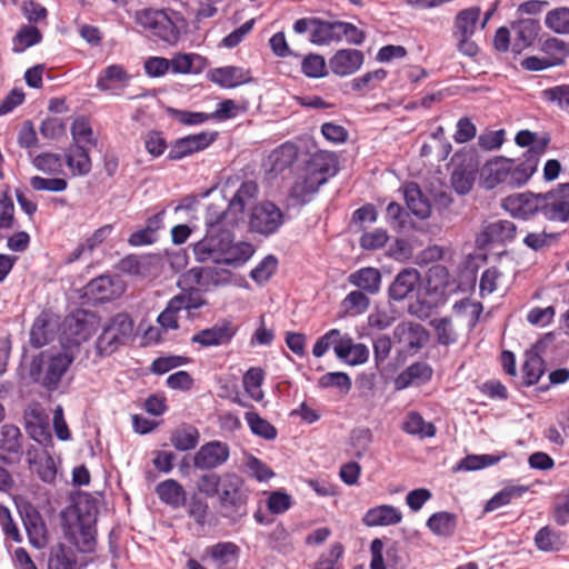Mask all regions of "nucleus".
<instances>
[{
	"label": "nucleus",
	"instance_id": "nucleus-38",
	"mask_svg": "<svg viewBox=\"0 0 569 569\" xmlns=\"http://www.w3.org/2000/svg\"><path fill=\"white\" fill-rule=\"evenodd\" d=\"M200 440L199 430L190 423H181L171 431L170 442L179 451L193 450Z\"/></svg>",
	"mask_w": 569,
	"mask_h": 569
},
{
	"label": "nucleus",
	"instance_id": "nucleus-11",
	"mask_svg": "<svg viewBox=\"0 0 569 569\" xmlns=\"http://www.w3.org/2000/svg\"><path fill=\"white\" fill-rule=\"evenodd\" d=\"M395 343L401 355H416L428 341L429 332L423 326L415 322H400L393 330Z\"/></svg>",
	"mask_w": 569,
	"mask_h": 569
},
{
	"label": "nucleus",
	"instance_id": "nucleus-31",
	"mask_svg": "<svg viewBox=\"0 0 569 569\" xmlns=\"http://www.w3.org/2000/svg\"><path fill=\"white\" fill-rule=\"evenodd\" d=\"M539 30L540 24L535 19H522L516 22L512 26V51L519 53L531 46L537 38Z\"/></svg>",
	"mask_w": 569,
	"mask_h": 569
},
{
	"label": "nucleus",
	"instance_id": "nucleus-50",
	"mask_svg": "<svg viewBox=\"0 0 569 569\" xmlns=\"http://www.w3.org/2000/svg\"><path fill=\"white\" fill-rule=\"evenodd\" d=\"M388 71L383 68L366 72L351 80V88L356 92L365 93L375 90L387 78Z\"/></svg>",
	"mask_w": 569,
	"mask_h": 569
},
{
	"label": "nucleus",
	"instance_id": "nucleus-36",
	"mask_svg": "<svg viewBox=\"0 0 569 569\" xmlns=\"http://www.w3.org/2000/svg\"><path fill=\"white\" fill-rule=\"evenodd\" d=\"M158 498L172 508H179L186 505L187 492L182 485L174 479H167L156 486Z\"/></svg>",
	"mask_w": 569,
	"mask_h": 569
},
{
	"label": "nucleus",
	"instance_id": "nucleus-57",
	"mask_svg": "<svg viewBox=\"0 0 569 569\" xmlns=\"http://www.w3.org/2000/svg\"><path fill=\"white\" fill-rule=\"evenodd\" d=\"M224 482V472L217 473L208 471L202 473L197 481V489L200 493L204 495L207 498L218 497L222 483Z\"/></svg>",
	"mask_w": 569,
	"mask_h": 569
},
{
	"label": "nucleus",
	"instance_id": "nucleus-62",
	"mask_svg": "<svg viewBox=\"0 0 569 569\" xmlns=\"http://www.w3.org/2000/svg\"><path fill=\"white\" fill-rule=\"evenodd\" d=\"M318 387L321 389L337 388L342 393H348L351 390L352 382L348 373L336 371L322 375L318 380Z\"/></svg>",
	"mask_w": 569,
	"mask_h": 569
},
{
	"label": "nucleus",
	"instance_id": "nucleus-10",
	"mask_svg": "<svg viewBox=\"0 0 569 569\" xmlns=\"http://www.w3.org/2000/svg\"><path fill=\"white\" fill-rule=\"evenodd\" d=\"M540 214L549 221H569V182L540 193Z\"/></svg>",
	"mask_w": 569,
	"mask_h": 569
},
{
	"label": "nucleus",
	"instance_id": "nucleus-37",
	"mask_svg": "<svg viewBox=\"0 0 569 569\" xmlns=\"http://www.w3.org/2000/svg\"><path fill=\"white\" fill-rule=\"evenodd\" d=\"M258 192L259 188L254 181L248 180L242 182L231 198L228 209L226 210L229 212V219L232 217L238 218V214L243 213L248 203L257 198Z\"/></svg>",
	"mask_w": 569,
	"mask_h": 569
},
{
	"label": "nucleus",
	"instance_id": "nucleus-28",
	"mask_svg": "<svg viewBox=\"0 0 569 569\" xmlns=\"http://www.w3.org/2000/svg\"><path fill=\"white\" fill-rule=\"evenodd\" d=\"M348 283L356 287L358 290L375 296L381 289L382 277L379 269L373 267H362L351 272L348 278Z\"/></svg>",
	"mask_w": 569,
	"mask_h": 569
},
{
	"label": "nucleus",
	"instance_id": "nucleus-35",
	"mask_svg": "<svg viewBox=\"0 0 569 569\" xmlns=\"http://www.w3.org/2000/svg\"><path fill=\"white\" fill-rule=\"evenodd\" d=\"M177 306L187 312L189 320H194L199 317L198 310L204 306H208L207 299L203 297L199 288H189L182 290L180 293L172 297Z\"/></svg>",
	"mask_w": 569,
	"mask_h": 569
},
{
	"label": "nucleus",
	"instance_id": "nucleus-40",
	"mask_svg": "<svg viewBox=\"0 0 569 569\" xmlns=\"http://www.w3.org/2000/svg\"><path fill=\"white\" fill-rule=\"evenodd\" d=\"M298 147L293 142H284L270 154L271 172L278 174L289 168L298 158Z\"/></svg>",
	"mask_w": 569,
	"mask_h": 569
},
{
	"label": "nucleus",
	"instance_id": "nucleus-2",
	"mask_svg": "<svg viewBox=\"0 0 569 569\" xmlns=\"http://www.w3.org/2000/svg\"><path fill=\"white\" fill-rule=\"evenodd\" d=\"M533 173L535 168L530 160L527 164H521L515 159L505 157H495L481 168L482 184L486 189H493L498 184L520 187L527 183Z\"/></svg>",
	"mask_w": 569,
	"mask_h": 569
},
{
	"label": "nucleus",
	"instance_id": "nucleus-29",
	"mask_svg": "<svg viewBox=\"0 0 569 569\" xmlns=\"http://www.w3.org/2000/svg\"><path fill=\"white\" fill-rule=\"evenodd\" d=\"M64 159L73 177H84L92 169L89 150L83 144L71 143L66 149Z\"/></svg>",
	"mask_w": 569,
	"mask_h": 569
},
{
	"label": "nucleus",
	"instance_id": "nucleus-19",
	"mask_svg": "<svg viewBox=\"0 0 569 569\" xmlns=\"http://www.w3.org/2000/svg\"><path fill=\"white\" fill-rule=\"evenodd\" d=\"M517 226L509 220H497L483 227L477 236L476 243L479 248H486L489 244H506L516 239Z\"/></svg>",
	"mask_w": 569,
	"mask_h": 569
},
{
	"label": "nucleus",
	"instance_id": "nucleus-52",
	"mask_svg": "<svg viewBox=\"0 0 569 569\" xmlns=\"http://www.w3.org/2000/svg\"><path fill=\"white\" fill-rule=\"evenodd\" d=\"M266 372L262 368L251 367L244 375L242 383L244 390L254 401H261L263 399V391L261 386L264 380Z\"/></svg>",
	"mask_w": 569,
	"mask_h": 569
},
{
	"label": "nucleus",
	"instance_id": "nucleus-5",
	"mask_svg": "<svg viewBox=\"0 0 569 569\" xmlns=\"http://www.w3.org/2000/svg\"><path fill=\"white\" fill-rule=\"evenodd\" d=\"M136 20L153 37L169 44L178 42L183 26V19L174 11L169 14L164 10L143 9L137 12Z\"/></svg>",
	"mask_w": 569,
	"mask_h": 569
},
{
	"label": "nucleus",
	"instance_id": "nucleus-12",
	"mask_svg": "<svg viewBox=\"0 0 569 569\" xmlns=\"http://www.w3.org/2000/svg\"><path fill=\"white\" fill-rule=\"evenodd\" d=\"M218 134L217 131H202L178 138L171 142L167 158L171 161H178L206 150L217 140Z\"/></svg>",
	"mask_w": 569,
	"mask_h": 569
},
{
	"label": "nucleus",
	"instance_id": "nucleus-48",
	"mask_svg": "<svg viewBox=\"0 0 569 569\" xmlns=\"http://www.w3.org/2000/svg\"><path fill=\"white\" fill-rule=\"evenodd\" d=\"M370 295L362 290L350 291L341 301V307L349 316H359L365 313L370 307Z\"/></svg>",
	"mask_w": 569,
	"mask_h": 569
},
{
	"label": "nucleus",
	"instance_id": "nucleus-4",
	"mask_svg": "<svg viewBox=\"0 0 569 569\" xmlns=\"http://www.w3.org/2000/svg\"><path fill=\"white\" fill-rule=\"evenodd\" d=\"M72 361L73 357L66 352H58L54 356L40 352L31 360L29 376L34 382H40L47 390L54 391Z\"/></svg>",
	"mask_w": 569,
	"mask_h": 569
},
{
	"label": "nucleus",
	"instance_id": "nucleus-41",
	"mask_svg": "<svg viewBox=\"0 0 569 569\" xmlns=\"http://www.w3.org/2000/svg\"><path fill=\"white\" fill-rule=\"evenodd\" d=\"M427 527L438 537H452L457 529V516L449 511L432 513L427 520Z\"/></svg>",
	"mask_w": 569,
	"mask_h": 569
},
{
	"label": "nucleus",
	"instance_id": "nucleus-33",
	"mask_svg": "<svg viewBox=\"0 0 569 569\" xmlns=\"http://www.w3.org/2000/svg\"><path fill=\"white\" fill-rule=\"evenodd\" d=\"M305 168L307 172H311L318 178H323V181L327 183L328 179L337 173L336 154L329 151H318L310 157Z\"/></svg>",
	"mask_w": 569,
	"mask_h": 569
},
{
	"label": "nucleus",
	"instance_id": "nucleus-14",
	"mask_svg": "<svg viewBox=\"0 0 569 569\" xmlns=\"http://www.w3.org/2000/svg\"><path fill=\"white\" fill-rule=\"evenodd\" d=\"M502 208L515 219L530 220L540 214V193L526 191L509 194L502 200Z\"/></svg>",
	"mask_w": 569,
	"mask_h": 569
},
{
	"label": "nucleus",
	"instance_id": "nucleus-46",
	"mask_svg": "<svg viewBox=\"0 0 569 569\" xmlns=\"http://www.w3.org/2000/svg\"><path fill=\"white\" fill-rule=\"evenodd\" d=\"M479 7H470L458 12L455 19L453 36L472 37L480 17Z\"/></svg>",
	"mask_w": 569,
	"mask_h": 569
},
{
	"label": "nucleus",
	"instance_id": "nucleus-1",
	"mask_svg": "<svg viewBox=\"0 0 569 569\" xmlns=\"http://www.w3.org/2000/svg\"><path fill=\"white\" fill-rule=\"evenodd\" d=\"M237 222L238 218L229 219V212L227 211H222L216 217L210 214L206 221V236L193 244L196 260L203 262L211 259L222 262V258H224L233 241V233L229 227H233Z\"/></svg>",
	"mask_w": 569,
	"mask_h": 569
},
{
	"label": "nucleus",
	"instance_id": "nucleus-61",
	"mask_svg": "<svg viewBox=\"0 0 569 569\" xmlns=\"http://www.w3.org/2000/svg\"><path fill=\"white\" fill-rule=\"evenodd\" d=\"M71 136H72V143H80L82 142L90 144V146H97V139L93 138V130L89 122V120L84 117H79L73 120L71 124Z\"/></svg>",
	"mask_w": 569,
	"mask_h": 569
},
{
	"label": "nucleus",
	"instance_id": "nucleus-7",
	"mask_svg": "<svg viewBox=\"0 0 569 569\" xmlns=\"http://www.w3.org/2000/svg\"><path fill=\"white\" fill-rule=\"evenodd\" d=\"M284 221V212L272 201L264 200L251 208L249 230L263 237H270L280 230Z\"/></svg>",
	"mask_w": 569,
	"mask_h": 569
},
{
	"label": "nucleus",
	"instance_id": "nucleus-25",
	"mask_svg": "<svg viewBox=\"0 0 569 569\" xmlns=\"http://www.w3.org/2000/svg\"><path fill=\"white\" fill-rule=\"evenodd\" d=\"M325 183L323 178H318L313 173L307 172V169L305 168L303 173L296 179L290 188L289 196L297 203L306 204Z\"/></svg>",
	"mask_w": 569,
	"mask_h": 569
},
{
	"label": "nucleus",
	"instance_id": "nucleus-45",
	"mask_svg": "<svg viewBox=\"0 0 569 569\" xmlns=\"http://www.w3.org/2000/svg\"><path fill=\"white\" fill-rule=\"evenodd\" d=\"M402 430L419 438H432L437 429L432 422L425 421L423 417L417 411H410L402 423Z\"/></svg>",
	"mask_w": 569,
	"mask_h": 569
},
{
	"label": "nucleus",
	"instance_id": "nucleus-47",
	"mask_svg": "<svg viewBox=\"0 0 569 569\" xmlns=\"http://www.w3.org/2000/svg\"><path fill=\"white\" fill-rule=\"evenodd\" d=\"M244 419L254 436L264 440H274L278 436L277 428L254 411L244 413Z\"/></svg>",
	"mask_w": 569,
	"mask_h": 569
},
{
	"label": "nucleus",
	"instance_id": "nucleus-54",
	"mask_svg": "<svg viewBox=\"0 0 569 569\" xmlns=\"http://www.w3.org/2000/svg\"><path fill=\"white\" fill-rule=\"evenodd\" d=\"M42 34L34 26H22L13 38V52L21 53L26 49L40 43Z\"/></svg>",
	"mask_w": 569,
	"mask_h": 569
},
{
	"label": "nucleus",
	"instance_id": "nucleus-39",
	"mask_svg": "<svg viewBox=\"0 0 569 569\" xmlns=\"http://www.w3.org/2000/svg\"><path fill=\"white\" fill-rule=\"evenodd\" d=\"M211 81L223 88H234L249 80L248 72L240 67L227 66L211 71Z\"/></svg>",
	"mask_w": 569,
	"mask_h": 569
},
{
	"label": "nucleus",
	"instance_id": "nucleus-59",
	"mask_svg": "<svg viewBox=\"0 0 569 569\" xmlns=\"http://www.w3.org/2000/svg\"><path fill=\"white\" fill-rule=\"evenodd\" d=\"M545 23L547 28L558 34H569V8L560 7L549 11L546 14Z\"/></svg>",
	"mask_w": 569,
	"mask_h": 569
},
{
	"label": "nucleus",
	"instance_id": "nucleus-53",
	"mask_svg": "<svg viewBox=\"0 0 569 569\" xmlns=\"http://www.w3.org/2000/svg\"><path fill=\"white\" fill-rule=\"evenodd\" d=\"M541 50L547 54L551 64L560 66L569 56V43L561 39L550 37L543 41Z\"/></svg>",
	"mask_w": 569,
	"mask_h": 569
},
{
	"label": "nucleus",
	"instance_id": "nucleus-27",
	"mask_svg": "<svg viewBox=\"0 0 569 569\" xmlns=\"http://www.w3.org/2000/svg\"><path fill=\"white\" fill-rule=\"evenodd\" d=\"M239 551L234 542L224 541L207 547L204 553L216 563V569H234Z\"/></svg>",
	"mask_w": 569,
	"mask_h": 569
},
{
	"label": "nucleus",
	"instance_id": "nucleus-16",
	"mask_svg": "<svg viewBox=\"0 0 569 569\" xmlns=\"http://www.w3.org/2000/svg\"><path fill=\"white\" fill-rule=\"evenodd\" d=\"M23 456V436L21 430L12 425L6 423L0 427V460L2 465H14L20 462Z\"/></svg>",
	"mask_w": 569,
	"mask_h": 569
},
{
	"label": "nucleus",
	"instance_id": "nucleus-26",
	"mask_svg": "<svg viewBox=\"0 0 569 569\" xmlns=\"http://www.w3.org/2000/svg\"><path fill=\"white\" fill-rule=\"evenodd\" d=\"M131 76L121 64H110L102 69L97 78L96 87L100 91L116 93V90L123 89L128 86Z\"/></svg>",
	"mask_w": 569,
	"mask_h": 569
},
{
	"label": "nucleus",
	"instance_id": "nucleus-13",
	"mask_svg": "<svg viewBox=\"0 0 569 569\" xmlns=\"http://www.w3.org/2000/svg\"><path fill=\"white\" fill-rule=\"evenodd\" d=\"M230 458V446L220 440L203 443L193 456V467L202 471H211L223 466Z\"/></svg>",
	"mask_w": 569,
	"mask_h": 569
},
{
	"label": "nucleus",
	"instance_id": "nucleus-18",
	"mask_svg": "<svg viewBox=\"0 0 569 569\" xmlns=\"http://www.w3.org/2000/svg\"><path fill=\"white\" fill-rule=\"evenodd\" d=\"M551 138L548 133L538 137L536 132H532L530 130H520L515 137V142L519 147H527L528 150L523 152L522 158L519 160V162H521V164H527V161L530 160L536 172L540 158L546 153Z\"/></svg>",
	"mask_w": 569,
	"mask_h": 569
},
{
	"label": "nucleus",
	"instance_id": "nucleus-34",
	"mask_svg": "<svg viewBox=\"0 0 569 569\" xmlns=\"http://www.w3.org/2000/svg\"><path fill=\"white\" fill-rule=\"evenodd\" d=\"M401 519L402 513L398 508L390 505H381L369 509L365 513L362 522L368 527L392 526L399 523Z\"/></svg>",
	"mask_w": 569,
	"mask_h": 569
},
{
	"label": "nucleus",
	"instance_id": "nucleus-55",
	"mask_svg": "<svg viewBox=\"0 0 569 569\" xmlns=\"http://www.w3.org/2000/svg\"><path fill=\"white\" fill-rule=\"evenodd\" d=\"M254 253V248L249 242H238L233 241L230 244V249L227 251L224 258H222V262L233 267H240L246 263Z\"/></svg>",
	"mask_w": 569,
	"mask_h": 569
},
{
	"label": "nucleus",
	"instance_id": "nucleus-44",
	"mask_svg": "<svg viewBox=\"0 0 569 569\" xmlns=\"http://www.w3.org/2000/svg\"><path fill=\"white\" fill-rule=\"evenodd\" d=\"M528 491L527 486L511 485L507 486L493 495L485 505L483 511L491 512L496 509L509 505L515 499L521 498Z\"/></svg>",
	"mask_w": 569,
	"mask_h": 569
},
{
	"label": "nucleus",
	"instance_id": "nucleus-15",
	"mask_svg": "<svg viewBox=\"0 0 569 569\" xmlns=\"http://www.w3.org/2000/svg\"><path fill=\"white\" fill-rule=\"evenodd\" d=\"M23 418L26 430L36 442L43 447L52 446L49 416L41 405L30 406Z\"/></svg>",
	"mask_w": 569,
	"mask_h": 569
},
{
	"label": "nucleus",
	"instance_id": "nucleus-23",
	"mask_svg": "<svg viewBox=\"0 0 569 569\" xmlns=\"http://www.w3.org/2000/svg\"><path fill=\"white\" fill-rule=\"evenodd\" d=\"M236 335V329L230 321L217 323L211 328L202 329L192 336L191 342L202 347H212L228 343Z\"/></svg>",
	"mask_w": 569,
	"mask_h": 569
},
{
	"label": "nucleus",
	"instance_id": "nucleus-49",
	"mask_svg": "<svg viewBox=\"0 0 569 569\" xmlns=\"http://www.w3.org/2000/svg\"><path fill=\"white\" fill-rule=\"evenodd\" d=\"M430 326L435 330L437 342L440 346L448 347L458 341V333L453 328L450 317L435 318L430 321Z\"/></svg>",
	"mask_w": 569,
	"mask_h": 569
},
{
	"label": "nucleus",
	"instance_id": "nucleus-32",
	"mask_svg": "<svg viewBox=\"0 0 569 569\" xmlns=\"http://www.w3.org/2000/svg\"><path fill=\"white\" fill-rule=\"evenodd\" d=\"M405 200L408 209L419 219H427L431 214V203L422 192L419 184L409 182L405 186Z\"/></svg>",
	"mask_w": 569,
	"mask_h": 569
},
{
	"label": "nucleus",
	"instance_id": "nucleus-43",
	"mask_svg": "<svg viewBox=\"0 0 569 569\" xmlns=\"http://www.w3.org/2000/svg\"><path fill=\"white\" fill-rule=\"evenodd\" d=\"M48 569H79L74 551L63 543L52 546L48 558Z\"/></svg>",
	"mask_w": 569,
	"mask_h": 569
},
{
	"label": "nucleus",
	"instance_id": "nucleus-9",
	"mask_svg": "<svg viewBox=\"0 0 569 569\" xmlns=\"http://www.w3.org/2000/svg\"><path fill=\"white\" fill-rule=\"evenodd\" d=\"M96 516L91 513H79L73 525H68L64 528V536L67 540L74 545L78 551L83 553L93 552L96 549Z\"/></svg>",
	"mask_w": 569,
	"mask_h": 569
},
{
	"label": "nucleus",
	"instance_id": "nucleus-17",
	"mask_svg": "<svg viewBox=\"0 0 569 569\" xmlns=\"http://www.w3.org/2000/svg\"><path fill=\"white\" fill-rule=\"evenodd\" d=\"M64 332L72 338V343L80 345L88 340L97 327V317L93 312L77 309L64 320Z\"/></svg>",
	"mask_w": 569,
	"mask_h": 569
},
{
	"label": "nucleus",
	"instance_id": "nucleus-63",
	"mask_svg": "<svg viewBox=\"0 0 569 569\" xmlns=\"http://www.w3.org/2000/svg\"><path fill=\"white\" fill-rule=\"evenodd\" d=\"M143 144L146 151L152 158H159L168 149V143L162 131L149 130L143 136Z\"/></svg>",
	"mask_w": 569,
	"mask_h": 569
},
{
	"label": "nucleus",
	"instance_id": "nucleus-64",
	"mask_svg": "<svg viewBox=\"0 0 569 569\" xmlns=\"http://www.w3.org/2000/svg\"><path fill=\"white\" fill-rule=\"evenodd\" d=\"M545 101L556 103L560 109L569 110V84L547 88L541 92Z\"/></svg>",
	"mask_w": 569,
	"mask_h": 569
},
{
	"label": "nucleus",
	"instance_id": "nucleus-3",
	"mask_svg": "<svg viewBox=\"0 0 569 569\" xmlns=\"http://www.w3.org/2000/svg\"><path fill=\"white\" fill-rule=\"evenodd\" d=\"M251 489L244 479L234 471L224 472V482L218 495L221 516L237 523L248 515Z\"/></svg>",
	"mask_w": 569,
	"mask_h": 569
},
{
	"label": "nucleus",
	"instance_id": "nucleus-21",
	"mask_svg": "<svg viewBox=\"0 0 569 569\" xmlns=\"http://www.w3.org/2000/svg\"><path fill=\"white\" fill-rule=\"evenodd\" d=\"M365 62V54L358 49H339L329 59L331 72L338 77L356 73Z\"/></svg>",
	"mask_w": 569,
	"mask_h": 569
},
{
	"label": "nucleus",
	"instance_id": "nucleus-30",
	"mask_svg": "<svg viewBox=\"0 0 569 569\" xmlns=\"http://www.w3.org/2000/svg\"><path fill=\"white\" fill-rule=\"evenodd\" d=\"M420 273L417 269L407 268L400 271L389 287V298L395 301L406 299L419 283Z\"/></svg>",
	"mask_w": 569,
	"mask_h": 569
},
{
	"label": "nucleus",
	"instance_id": "nucleus-60",
	"mask_svg": "<svg viewBox=\"0 0 569 569\" xmlns=\"http://www.w3.org/2000/svg\"><path fill=\"white\" fill-rule=\"evenodd\" d=\"M170 61V70L173 73H191L200 70V64L194 66L196 62H202L201 56L197 53H178Z\"/></svg>",
	"mask_w": 569,
	"mask_h": 569
},
{
	"label": "nucleus",
	"instance_id": "nucleus-8",
	"mask_svg": "<svg viewBox=\"0 0 569 569\" xmlns=\"http://www.w3.org/2000/svg\"><path fill=\"white\" fill-rule=\"evenodd\" d=\"M339 21H327L318 17H306L295 21L292 29L297 34L309 32V41L317 46L339 41Z\"/></svg>",
	"mask_w": 569,
	"mask_h": 569
},
{
	"label": "nucleus",
	"instance_id": "nucleus-24",
	"mask_svg": "<svg viewBox=\"0 0 569 569\" xmlns=\"http://www.w3.org/2000/svg\"><path fill=\"white\" fill-rule=\"evenodd\" d=\"M433 369L427 362L416 361L402 370L395 379V388L403 390L411 385L421 386L432 379Z\"/></svg>",
	"mask_w": 569,
	"mask_h": 569
},
{
	"label": "nucleus",
	"instance_id": "nucleus-51",
	"mask_svg": "<svg viewBox=\"0 0 569 569\" xmlns=\"http://www.w3.org/2000/svg\"><path fill=\"white\" fill-rule=\"evenodd\" d=\"M189 279L192 283H197L200 288L209 289L210 286L219 287L228 282V277H221L216 268H203L200 270L191 269Z\"/></svg>",
	"mask_w": 569,
	"mask_h": 569
},
{
	"label": "nucleus",
	"instance_id": "nucleus-58",
	"mask_svg": "<svg viewBox=\"0 0 569 569\" xmlns=\"http://www.w3.org/2000/svg\"><path fill=\"white\" fill-rule=\"evenodd\" d=\"M543 363L542 358L537 355L530 356L525 360L521 368L523 386L530 387L539 381L545 372Z\"/></svg>",
	"mask_w": 569,
	"mask_h": 569
},
{
	"label": "nucleus",
	"instance_id": "nucleus-42",
	"mask_svg": "<svg viewBox=\"0 0 569 569\" xmlns=\"http://www.w3.org/2000/svg\"><path fill=\"white\" fill-rule=\"evenodd\" d=\"M535 543L543 552H557L565 547L566 537L562 532L545 526L537 531Z\"/></svg>",
	"mask_w": 569,
	"mask_h": 569
},
{
	"label": "nucleus",
	"instance_id": "nucleus-56",
	"mask_svg": "<svg viewBox=\"0 0 569 569\" xmlns=\"http://www.w3.org/2000/svg\"><path fill=\"white\" fill-rule=\"evenodd\" d=\"M500 455H468L461 459L455 470L476 471L482 468L493 466L501 460Z\"/></svg>",
	"mask_w": 569,
	"mask_h": 569
},
{
	"label": "nucleus",
	"instance_id": "nucleus-20",
	"mask_svg": "<svg viewBox=\"0 0 569 569\" xmlns=\"http://www.w3.org/2000/svg\"><path fill=\"white\" fill-rule=\"evenodd\" d=\"M122 292V281L111 276H99L84 287V296L94 303L113 300Z\"/></svg>",
	"mask_w": 569,
	"mask_h": 569
},
{
	"label": "nucleus",
	"instance_id": "nucleus-6",
	"mask_svg": "<svg viewBox=\"0 0 569 569\" xmlns=\"http://www.w3.org/2000/svg\"><path fill=\"white\" fill-rule=\"evenodd\" d=\"M133 332V321L127 313L113 316L96 341L97 352L101 357L111 356L126 345Z\"/></svg>",
	"mask_w": 569,
	"mask_h": 569
},
{
	"label": "nucleus",
	"instance_id": "nucleus-22",
	"mask_svg": "<svg viewBox=\"0 0 569 569\" xmlns=\"http://www.w3.org/2000/svg\"><path fill=\"white\" fill-rule=\"evenodd\" d=\"M478 172V162L472 156H463L451 173L450 182L453 190L460 194H468L476 181Z\"/></svg>",
	"mask_w": 569,
	"mask_h": 569
}]
</instances>
